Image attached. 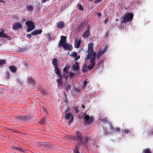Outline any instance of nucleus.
<instances>
[{
  "label": "nucleus",
  "instance_id": "48",
  "mask_svg": "<svg viewBox=\"0 0 153 153\" xmlns=\"http://www.w3.org/2000/svg\"><path fill=\"white\" fill-rule=\"evenodd\" d=\"M87 71V68L86 67H84L82 69V71L83 72L85 73Z\"/></svg>",
  "mask_w": 153,
  "mask_h": 153
},
{
  "label": "nucleus",
  "instance_id": "5",
  "mask_svg": "<svg viewBox=\"0 0 153 153\" xmlns=\"http://www.w3.org/2000/svg\"><path fill=\"white\" fill-rule=\"evenodd\" d=\"M25 24L28 27L27 30V32L31 31L35 29V24L32 21H27L26 22Z\"/></svg>",
  "mask_w": 153,
  "mask_h": 153
},
{
  "label": "nucleus",
  "instance_id": "31",
  "mask_svg": "<svg viewBox=\"0 0 153 153\" xmlns=\"http://www.w3.org/2000/svg\"><path fill=\"white\" fill-rule=\"evenodd\" d=\"M6 61L4 59H0V66H2L3 65L5 64Z\"/></svg>",
  "mask_w": 153,
  "mask_h": 153
},
{
  "label": "nucleus",
  "instance_id": "58",
  "mask_svg": "<svg viewBox=\"0 0 153 153\" xmlns=\"http://www.w3.org/2000/svg\"><path fill=\"white\" fill-rule=\"evenodd\" d=\"M97 14L98 15V17H100V16H101V13H97Z\"/></svg>",
  "mask_w": 153,
  "mask_h": 153
},
{
  "label": "nucleus",
  "instance_id": "45",
  "mask_svg": "<svg viewBox=\"0 0 153 153\" xmlns=\"http://www.w3.org/2000/svg\"><path fill=\"white\" fill-rule=\"evenodd\" d=\"M5 76L7 79H9V74L8 72H7V73L5 74Z\"/></svg>",
  "mask_w": 153,
  "mask_h": 153
},
{
  "label": "nucleus",
  "instance_id": "44",
  "mask_svg": "<svg viewBox=\"0 0 153 153\" xmlns=\"http://www.w3.org/2000/svg\"><path fill=\"white\" fill-rule=\"evenodd\" d=\"M21 118L20 116H19V117H18L17 118L16 120L18 121L21 123L22 122V121L23 120L21 118Z\"/></svg>",
  "mask_w": 153,
  "mask_h": 153
},
{
  "label": "nucleus",
  "instance_id": "9",
  "mask_svg": "<svg viewBox=\"0 0 153 153\" xmlns=\"http://www.w3.org/2000/svg\"><path fill=\"white\" fill-rule=\"evenodd\" d=\"M87 29L86 31H85L83 34H82V36L85 39L86 38L88 37L90 34V25H88L87 27Z\"/></svg>",
  "mask_w": 153,
  "mask_h": 153
},
{
  "label": "nucleus",
  "instance_id": "57",
  "mask_svg": "<svg viewBox=\"0 0 153 153\" xmlns=\"http://www.w3.org/2000/svg\"><path fill=\"white\" fill-rule=\"evenodd\" d=\"M42 94H43L45 95L47 94V92L45 91L44 90L42 91Z\"/></svg>",
  "mask_w": 153,
  "mask_h": 153
},
{
  "label": "nucleus",
  "instance_id": "20",
  "mask_svg": "<svg viewBox=\"0 0 153 153\" xmlns=\"http://www.w3.org/2000/svg\"><path fill=\"white\" fill-rule=\"evenodd\" d=\"M85 25V22H83L81 23H80L79 25V26L78 27L77 29L78 30H82L84 28V27Z\"/></svg>",
  "mask_w": 153,
  "mask_h": 153
},
{
  "label": "nucleus",
  "instance_id": "26",
  "mask_svg": "<svg viewBox=\"0 0 153 153\" xmlns=\"http://www.w3.org/2000/svg\"><path fill=\"white\" fill-rule=\"evenodd\" d=\"M132 132V131L129 129H124L123 130L124 133L126 134H128V133H131Z\"/></svg>",
  "mask_w": 153,
  "mask_h": 153
},
{
  "label": "nucleus",
  "instance_id": "38",
  "mask_svg": "<svg viewBox=\"0 0 153 153\" xmlns=\"http://www.w3.org/2000/svg\"><path fill=\"white\" fill-rule=\"evenodd\" d=\"M69 73V77L70 78L73 77L75 75V74L71 72H70Z\"/></svg>",
  "mask_w": 153,
  "mask_h": 153
},
{
  "label": "nucleus",
  "instance_id": "17",
  "mask_svg": "<svg viewBox=\"0 0 153 153\" xmlns=\"http://www.w3.org/2000/svg\"><path fill=\"white\" fill-rule=\"evenodd\" d=\"M59 66L55 67V72L58 76H61V71L59 69Z\"/></svg>",
  "mask_w": 153,
  "mask_h": 153
},
{
  "label": "nucleus",
  "instance_id": "29",
  "mask_svg": "<svg viewBox=\"0 0 153 153\" xmlns=\"http://www.w3.org/2000/svg\"><path fill=\"white\" fill-rule=\"evenodd\" d=\"M69 68V67L68 66L65 67L63 69V71L64 72L65 74H67L68 73V71Z\"/></svg>",
  "mask_w": 153,
  "mask_h": 153
},
{
  "label": "nucleus",
  "instance_id": "54",
  "mask_svg": "<svg viewBox=\"0 0 153 153\" xmlns=\"http://www.w3.org/2000/svg\"><path fill=\"white\" fill-rule=\"evenodd\" d=\"M102 1V0H96L94 1V3H99L100 1Z\"/></svg>",
  "mask_w": 153,
  "mask_h": 153
},
{
  "label": "nucleus",
  "instance_id": "52",
  "mask_svg": "<svg viewBox=\"0 0 153 153\" xmlns=\"http://www.w3.org/2000/svg\"><path fill=\"white\" fill-rule=\"evenodd\" d=\"M65 74H64L63 75V76L66 79H68V75H67L66 76Z\"/></svg>",
  "mask_w": 153,
  "mask_h": 153
},
{
  "label": "nucleus",
  "instance_id": "46",
  "mask_svg": "<svg viewBox=\"0 0 153 153\" xmlns=\"http://www.w3.org/2000/svg\"><path fill=\"white\" fill-rule=\"evenodd\" d=\"M79 10L83 11L84 10L81 4H79Z\"/></svg>",
  "mask_w": 153,
  "mask_h": 153
},
{
  "label": "nucleus",
  "instance_id": "49",
  "mask_svg": "<svg viewBox=\"0 0 153 153\" xmlns=\"http://www.w3.org/2000/svg\"><path fill=\"white\" fill-rule=\"evenodd\" d=\"M101 63V62L99 61V62L97 64L96 66V67H97V68H98V67L100 66V65Z\"/></svg>",
  "mask_w": 153,
  "mask_h": 153
},
{
  "label": "nucleus",
  "instance_id": "55",
  "mask_svg": "<svg viewBox=\"0 0 153 153\" xmlns=\"http://www.w3.org/2000/svg\"><path fill=\"white\" fill-rule=\"evenodd\" d=\"M59 87H62V82H61L59 83H57Z\"/></svg>",
  "mask_w": 153,
  "mask_h": 153
},
{
  "label": "nucleus",
  "instance_id": "8",
  "mask_svg": "<svg viewBox=\"0 0 153 153\" xmlns=\"http://www.w3.org/2000/svg\"><path fill=\"white\" fill-rule=\"evenodd\" d=\"M96 56L94 57V56H91L90 58V64L88 66V68L89 70H91L92 69L95 65V59Z\"/></svg>",
  "mask_w": 153,
  "mask_h": 153
},
{
  "label": "nucleus",
  "instance_id": "14",
  "mask_svg": "<svg viewBox=\"0 0 153 153\" xmlns=\"http://www.w3.org/2000/svg\"><path fill=\"white\" fill-rule=\"evenodd\" d=\"M72 68L75 71L79 72V63L76 62L73 65Z\"/></svg>",
  "mask_w": 153,
  "mask_h": 153
},
{
  "label": "nucleus",
  "instance_id": "37",
  "mask_svg": "<svg viewBox=\"0 0 153 153\" xmlns=\"http://www.w3.org/2000/svg\"><path fill=\"white\" fill-rule=\"evenodd\" d=\"M47 35L48 37V39L49 41H51L52 40V37L51 36V34H50L48 33H47Z\"/></svg>",
  "mask_w": 153,
  "mask_h": 153
},
{
  "label": "nucleus",
  "instance_id": "61",
  "mask_svg": "<svg viewBox=\"0 0 153 153\" xmlns=\"http://www.w3.org/2000/svg\"><path fill=\"white\" fill-rule=\"evenodd\" d=\"M19 151L21 152H24V150L22 149H21L20 148V150H19Z\"/></svg>",
  "mask_w": 153,
  "mask_h": 153
},
{
  "label": "nucleus",
  "instance_id": "34",
  "mask_svg": "<svg viewBox=\"0 0 153 153\" xmlns=\"http://www.w3.org/2000/svg\"><path fill=\"white\" fill-rule=\"evenodd\" d=\"M143 153H151L149 149H145L143 152Z\"/></svg>",
  "mask_w": 153,
  "mask_h": 153
},
{
  "label": "nucleus",
  "instance_id": "1",
  "mask_svg": "<svg viewBox=\"0 0 153 153\" xmlns=\"http://www.w3.org/2000/svg\"><path fill=\"white\" fill-rule=\"evenodd\" d=\"M88 53V54L86 55L85 60L86 61L88 60L91 56H96V53L94 51L93 43L92 42L90 43L88 45V50L86 51Z\"/></svg>",
  "mask_w": 153,
  "mask_h": 153
},
{
  "label": "nucleus",
  "instance_id": "41",
  "mask_svg": "<svg viewBox=\"0 0 153 153\" xmlns=\"http://www.w3.org/2000/svg\"><path fill=\"white\" fill-rule=\"evenodd\" d=\"M79 108V106H77L75 107L74 110L76 113H78L79 111V110L78 108Z\"/></svg>",
  "mask_w": 153,
  "mask_h": 153
},
{
  "label": "nucleus",
  "instance_id": "28",
  "mask_svg": "<svg viewBox=\"0 0 153 153\" xmlns=\"http://www.w3.org/2000/svg\"><path fill=\"white\" fill-rule=\"evenodd\" d=\"M27 10L29 11H32L33 10V7L31 5H29L26 8Z\"/></svg>",
  "mask_w": 153,
  "mask_h": 153
},
{
  "label": "nucleus",
  "instance_id": "2",
  "mask_svg": "<svg viewBox=\"0 0 153 153\" xmlns=\"http://www.w3.org/2000/svg\"><path fill=\"white\" fill-rule=\"evenodd\" d=\"M67 137L71 139L78 141L80 142L81 143L84 145L86 144L88 141V138H86L83 141H82V136L80 134H77V135L75 137L71 136L68 134Z\"/></svg>",
  "mask_w": 153,
  "mask_h": 153
},
{
  "label": "nucleus",
  "instance_id": "42",
  "mask_svg": "<svg viewBox=\"0 0 153 153\" xmlns=\"http://www.w3.org/2000/svg\"><path fill=\"white\" fill-rule=\"evenodd\" d=\"M12 147L13 149H14L15 150L18 151H19V150H20L19 148H18L17 147H16V146H12Z\"/></svg>",
  "mask_w": 153,
  "mask_h": 153
},
{
  "label": "nucleus",
  "instance_id": "18",
  "mask_svg": "<svg viewBox=\"0 0 153 153\" xmlns=\"http://www.w3.org/2000/svg\"><path fill=\"white\" fill-rule=\"evenodd\" d=\"M9 68L11 71L13 73H15L17 71V68L13 65H12L9 67Z\"/></svg>",
  "mask_w": 153,
  "mask_h": 153
},
{
  "label": "nucleus",
  "instance_id": "47",
  "mask_svg": "<svg viewBox=\"0 0 153 153\" xmlns=\"http://www.w3.org/2000/svg\"><path fill=\"white\" fill-rule=\"evenodd\" d=\"M109 127H110V129L111 130V131H114V129L112 125H110Z\"/></svg>",
  "mask_w": 153,
  "mask_h": 153
},
{
  "label": "nucleus",
  "instance_id": "3",
  "mask_svg": "<svg viewBox=\"0 0 153 153\" xmlns=\"http://www.w3.org/2000/svg\"><path fill=\"white\" fill-rule=\"evenodd\" d=\"M82 117L79 116V118H81L82 117L83 118V121L84 123L86 125H89L91 123L94 121V118L92 117H90L86 113H82Z\"/></svg>",
  "mask_w": 153,
  "mask_h": 153
},
{
  "label": "nucleus",
  "instance_id": "63",
  "mask_svg": "<svg viewBox=\"0 0 153 153\" xmlns=\"http://www.w3.org/2000/svg\"><path fill=\"white\" fill-rule=\"evenodd\" d=\"M76 134H79V132L78 131H76Z\"/></svg>",
  "mask_w": 153,
  "mask_h": 153
},
{
  "label": "nucleus",
  "instance_id": "32",
  "mask_svg": "<svg viewBox=\"0 0 153 153\" xmlns=\"http://www.w3.org/2000/svg\"><path fill=\"white\" fill-rule=\"evenodd\" d=\"M27 49V47H24L19 50V52H24Z\"/></svg>",
  "mask_w": 153,
  "mask_h": 153
},
{
  "label": "nucleus",
  "instance_id": "35",
  "mask_svg": "<svg viewBox=\"0 0 153 153\" xmlns=\"http://www.w3.org/2000/svg\"><path fill=\"white\" fill-rule=\"evenodd\" d=\"M20 117L19 118H21L23 121L26 120H27L26 116H20Z\"/></svg>",
  "mask_w": 153,
  "mask_h": 153
},
{
  "label": "nucleus",
  "instance_id": "23",
  "mask_svg": "<svg viewBox=\"0 0 153 153\" xmlns=\"http://www.w3.org/2000/svg\"><path fill=\"white\" fill-rule=\"evenodd\" d=\"M62 75L58 76L59 79H57L56 81L57 83H59L61 82H62Z\"/></svg>",
  "mask_w": 153,
  "mask_h": 153
},
{
  "label": "nucleus",
  "instance_id": "51",
  "mask_svg": "<svg viewBox=\"0 0 153 153\" xmlns=\"http://www.w3.org/2000/svg\"><path fill=\"white\" fill-rule=\"evenodd\" d=\"M26 36H27V37H28V38H30L31 37V36H32L31 34H27V35Z\"/></svg>",
  "mask_w": 153,
  "mask_h": 153
},
{
  "label": "nucleus",
  "instance_id": "10",
  "mask_svg": "<svg viewBox=\"0 0 153 153\" xmlns=\"http://www.w3.org/2000/svg\"><path fill=\"white\" fill-rule=\"evenodd\" d=\"M108 46L106 45L102 50H101L100 51H98L97 52V57L98 59H100L102 55L108 49Z\"/></svg>",
  "mask_w": 153,
  "mask_h": 153
},
{
  "label": "nucleus",
  "instance_id": "25",
  "mask_svg": "<svg viewBox=\"0 0 153 153\" xmlns=\"http://www.w3.org/2000/svg\"><path fill=\"white\" fill-rule=\"evenodd\" d=\"M8 130L10 131H9V132L10 133H20V132L19 131H18L17 130L12 129H8Z\"/></svg>",
  "mask_w": 153,
  "mask_h": 153
},
{
  "label": "nucleus",
  "instance_id": "12",
  "mask_svg": "<svg viewBox=\"0 0 153 153\" xmlns=\"http://www.w3.org/2000/svg\"><path fill=\"white\" fill-rule=\"evenodd\" d=\"M66 38L65 36H61V39L59 42V47H62L64 44L66 43Z\"/></svg>",
  "mask_w": 153,
  "mask_h": 153
},
{
  "label": "nucleus",
  "instance_id": "15",
  "mask_svg": "<svg viewBox=\"0 0 153 153\" xmlns=\"http://www.w3.org/2000/svg\"><path fill=\"white\" fill-rule=\"evenodd\" d=\"M57 27L60 29H62L65 25V23L63 22L60 21L56 23Z\"/></svg>",
  "mask_w": 153,
  "mask_h": 153
},
{
  "label": "nucleus",
  "instance_id": "39",
  "mask_svg": "<svg viewBox=\"0 0 153 153\" xmlns=\"http://www.w3.org/2000/svg\"><path fill=\"white\" fill-rule=\"evenodd\" d=\"M71 56L74 57H76L77 56V54L76 52H72L71 55Z\"/></svg>",
  "mask_w": 153,
  "mask_h": 153
},
{
  "label": "nucleus",
  "instance_id": "4",
  "mask_svg": "<svg viewBox=\"0 0 153 153\" xmlns=\"http://www.w3.org/2000/svg\"><path fill=\"white\" fill-rule=\"evenodd\" d=\"M133 16V13H128L126 15L122 16L121 17L122 18L121 22V24H123V23L125 22H131L132 20Z\"/></svg>",
  "mask_w": 153,
  "mask_h": 153
},
{
  "label": "nucleus",
  "instance_id": "40",
  "mask_svg": "<svg viewBox=\"0 0 153 153\" xmlns=\"http://www.w3.org/2000/svg\"><path fill=\"white\" fill-rule=\"evenodd\" d=\"M120 131V129L119 128H118V127H117L115 129H114V133H116L117 132Z\"/></svg>",
  "mask_w": 153,
  "mask_h": 153
},
{
  "label": "nucleus",
  "instance_id": "62",
  "mask_svg": "<svg viewBox=\"0 0 153 153\" xmlns=\"http://www.w3.org/2000/svg\"><path fill=\"white\" fill-rule=\"evenodd\" d=\"M150 131L151 133L153 134V129H151Z\"/></svg>",
  "mask_w": 153,
  "mask_h": 153
},
{
  "label": "nucleus",
  "instance_id": "22",
  "mask_svg": "<svg viewBox=\"0 0 153 153\" xmlns=\"http://www.w3.org/2000/svg\"><path fill=\"white\" fill-rule=\"evenodd\" d=\"M78 146H80V145H79L78 144H77L75 146V149L74 150V153H79V147Z\"/></svg>",
  "mask_w": 153,
  "mask_h": 153
},
{
  "label": "nucleus",
  "instance_id": "33",
  "mask_svg": "<svg viewBox=\"0 0 153 153\" xmlns=\"http://www.w3.org/2000/svg\"><path fill=\"white\" fill-rule=\"evenodd\" d=\"M101 120L103 123H106L108 122V120L106 117H105L104 118L101 119Z\"/></svg>",
  "mask_w": 153,
  "mask_h": 153
},
{
  "label": "nucleus",
  "instance_id": "53",
  "mask_svg": "<svg viewBox=\"0 0 153 153\" xmlns=\"http://www.w3.org/2000/svg\"><path fill=\"white\" fill-rule=\"evenodd\" d=\"M108 20L109 19L108 18H106L104 21V22L105 23V24H106L107 22H108Z\"/></svg>",
  "mask_w": 153,
  "mask_h": 153
},
{
  "label": "nucleus",
  "instance_id": "64",
  "mask_svg": "<svg viewBox=\"0 0 153 153\" xmlns=\"http://www.w3.org/2000/svg\"><path fill=\"white\" fill-rule=\"evenodd\" d=\"M82 107L83 108H85V106L83 105H82Z\"/></svg>",
  "mask_w": 153,
  "mask_h": 153
},
{
  "label": "nucleus",
  "instance_id": "7",
  "mask_svg": "<svg viewBox=\"0 0 153 153\" xmlns=\"http://www.w3.org/2000/svg\"><path fill=\"white\" fill-rule=\"evenodd\" d=\"M65 118L66 120H69L68 123L69 125L72 123L74 120L73 115L71 113H67L65 114Z\"/></svg>",
  "mask_w": 153,
  "mask_h": 153
},
{
  "label": "nucleus",
  "instance_id": "21",
  "mask_svg": "<svg viewBox=\"0 0 153 153\" xmlns=\"http://www.w3.org/2000/svg\"><path fill=\"white\" fill-rule=\"evenodd\" d=\"M75 43L76 48H79L81 45V40H79L78 41H76Z\"/></svg>",
  "mask_w": 153,
  "mask_h": 153
},
{
  "label": "nucleus",
  "instance_id": "11",
  "mask_svg": "<svg viewBox=\"0 0 153 153\" xmlns=\"http://www.w3.org/2000/svg\"><path fill=\"white\" fill-rule=\"evenodd\" d=\"M65 50H68L69 51H72L73 48L71 45L68 43H65L62 45V46Z\"/></svg>",
  "mask_w": 153,
  "mask_h": 153
},
{
  "label": "nucleus",
  "instance_id": "30",
  "mask_svg": "<svg viewBox=\"0 0 153 153\" xmlns=\"http://www.w3.org/2000/svg\"><path fill=\"white\" fill-rule=\"evenodd\" d=\"M4 31L3 30L0 32V37H4L6 34L4 33Z\"/></svg>",
  "mask_w": 153,
  "mask_h": 153
},
{
  "label": "nucleus",
  "instance_id": "56",
  "mask_svg": "<svg viewBox=\"0 0 153 153\" xmlns=\"http://www.w3.org/2000/svg\"><path fill=\"white\" fill-rule=\"evenodd\" d=\"M49 0H41V2H42V3H45L46 2V1H49Z\"/></svg>",
  "mask_w": 153,
  "mask_h": 153
},
{
  "label": "nucleus",
  "instance_id": "13",
  "mask_svg": "<svg viewBox=\"0 0 153 153\" xmlns=\"http://www.w3.org/2000/svg\"><path fill=\"white\" fill-rule=\"evenodd\" d=\"M22 25L20 23H15L13 25L12 28L14 30H16L22 27Z\"/></svg>",
  "mask_w": 153,
  "mask_h": 153
},
{
  "label": "nucleus",
  "instance_id": "16",
  "mask_svg": "<svg viewBox=\"0 0 153 153\" xmlns=\"http://www.w3.org/2000/svg\"><path fill=\"white\" fill-rule=\"evenodd\" d=\"M42 32V30H36L31 33V34L32 35H38L41 33Z\"/></svg>",
  "mask_w": 153,
  "mask_h": 153
},
{
  "label": "nucleus",
  "instance_id": "6",
  "mask_svg": "<svg viewBox=\"0 0 153 153\" xmlns=\"http://www.w3.org/2000/svg\"><path fill=\"white\" fill-rule=\"evenodd\" d=\"M39 145L40 148H45L47 149H51L53 148V146L48 142H40Z\"/></svg>",
  "mask_w": 153,
  "mask_h": 153
},
{
  "label": "nucleus",
  "instance_id": "60",
  "mask_svg": "<svg viewBox=\"0 0 153 153\" xmlns=\"http://www.w3.org/2000/svg\"><path fill=\"white\" fill-rule=\"evenodd\" d=\"M80 57V56H77V57H76V59L77 60V59H79Z\"/></svg>",
  "mask_w": 153,
  "mask_h": 153
},
{
  "label": "nucleus",
  "instance_id": "50",
  "mask_svg": "<svg viewBox=\"0 0 153 153\" xmlns=\"http://www.w3.org/2000/svg\"><path fill=\"white\" fill-rule=\"evenodd\" d=\"M4 38H6L8 40H10L11 39L10 36H7L6 35L5 37Z\"/></svg>",
  "mask_w": 153,
  "mask_h": 153
},
{
  "label": "nucleus",
  "instance_id": "36",
  "mask_svg": "<svg viewBox=\"0 0 153 153\" xmlns=\"http://www.w3.org/2000/svg\"><path fill=\"white\" fill-rule=\"evenodd\" d=\"M88 83V82L87 81H84L83 83V88H85Z\"/></svg>",
  "mask_w": 153,
  "mask_h": 153
},
{
  "label": "nucleus",
  "instance_id": "27",
  "mask_svg": "<svg viewBox=\"0 0 153 153\" xmlns=\"http://www.w3.org/2000/svg\"><path fill=\"white\" fill-rule=\"evenodd\" d=\"M29 81L30 84L32 86H33L35 85V82L31 78H30L29 79Z\"/></svg>",
  "mask_w": 153,
  "mask_h": 153
},
{
  "label": "nucleus",
  "instance_id": "19",
  "mask_svg": "<svg viewBox=\"0 0 153 153\" xmlns=\"http://www.w3.org/2000/svg\"><path fill=\"white\" fill-rule=\"evenodd\" d=\"M58 62L57 58H54L53 59L52 61V63L53 65L54 66V67L58 66Z\"/></svg>",
  "mask_w": 153,
  "mask_h": 153
},
{
  "label": "nucleus",
  "instance_id": "59",
  "mask_svg": "<svg viewBox=\"0 0 153 153\" xmlns=\"http://www.w3.org/2000/svg\"><path fill=\"white\" fill-rule=\"evenodd\" d=\"M0 3H4L5 4V1L2 0H0Z\"/></svg>",
  "mask_w": 153,
  "mask_h": 153
},
{
  "label": "nucleus",
  "instance_id": "43",
  "mask_svg": "<svg viewBox=\"0 0 153 153\" xmlns=\"http://www.w3.org/2000/svg\"><path fill=\"white\" fill-rule=\"evenodd\" d=\"M71 88V86L70 85H68L66 86V90L67 91H68Z\"/></svg>",
  "mask_w": 153,
  "mask_h": 153
},
{
  "label": "nucleus",
  "instance_id": "24",
  "mask_svg": "<svg viewBox=\"0 0 153 153\" xmlns=\"http://www.w3.org/2000/svg\"><path fill=\"white\" fill-rule=\"evenodd\" d=\"M46 122V118L45 117H44L39 122V123L40 125L44 124Z\"/></svg>",
  "mask_w": 153,
  "mask_h": 153
}]
</instances>
